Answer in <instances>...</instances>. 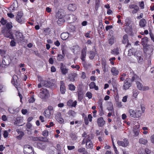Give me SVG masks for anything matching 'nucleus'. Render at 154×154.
<instances>
[{
	"instance_id": "1",
	"label": "nucleus",
	"mask_w": 154,
	"mask_h": 154,
	"mask_svg": "<svg viewBox=\"0 0 154 154\" xmlns=\"http://www.w3.org/2000/svg\"><path fill=\"white\" fill-rule=\"evenodd\" d=\"M148 38L146 37L143 38L141 39V44L143 45V51L146 55V57H150L151 53L152 52V50L149 45L147 44Z\"/></svg>"
},
{
	"instance_id": "2",
	"label": "nucleus",
	"mask_w": 154,
	"mask_h": 154,
	"mask_svg": "<svg viewBox=\"0 0 154 154\" xmlns=\"http://www.w3.org/2000/svg\"><path fill=\"white\" fill-rule=\"evenodd\" d=\"M39 96L43 100L46 99L50 96L49 91L46 88H42L40 90Z\"/></svg>"
},
{
	"instance_id": "3",
	"label": "nucleus",
	"mask_w": 154,
	"mask_h": 154,
	"mask_svg": "<svg viewBox=\"0 0 154 154\" xmlns=\"http://www.w3.org/2000/svg\"><path fill=\"white\" fill-rule=\"evenodd\" d=\"M14 33L15 35L16 40L18 43L23 41L24 37L22 32L20 31L15 30Z\"/></svg>"
},
{
	"instance_id": "4",
	"label": "nucleus",
	"mask_w": 154,
	"mask_h": 154,
	"mask_svg": "<svg viewBox=\"0 0 154 154\" xmlns=\"http://www.w3.org/2000/svg\"><path fill=\"white\" fill-rule=\"evenodd\" d=\"M129 112L130 116L134 118H139L142 115L140 110L134 111L132 109L129 110Z\"/></svg>"
},
{
	"instance_id": "5",
	"label": "nucleus",
	"mask_w": 154,
	"mask_h": 154,
	"mask_svg": "<svg viewBox=\"0 0 154 154\" xmlns=\"http://www.w3.org/2000/svg\"><path fill=\"white\" fill-rule=\"evenodd\" d=\"M132 85V83L130 81V78H126L125 81L122 88L125 90L128 89Z\"/></svg>"
},
{
	"instance_id": "6",
	"label": "nucleus",
	"mask_w": 154,
	"mask_h": 154,
	"mask_svg": "<svg viewBox=\"0 0 154 154\" xmlns=\"http://www.w3.org/2000/svg\"><path fill=\"white\" fill-rule=\"evenodd\" d=\"M128 76L130 78V81L132 83L136 82L139 78L138 76L133 71L130 72Z\"/></svg>"
},
{
	"instance_id": "7",
	"label": "nucleus",
	"mask_w": 154,
	"mask_h": 154,
	"mask_svg": "<svg viewBox=\"0 0 154 154\" xmlns=\"http://www.w3.org/2000/svg\"><path fill=\"white\" fill-rule=\"evenodd\" d=\"M117 143L119 146H121L123 147H126L128 146L129 142L127 138H124L123 139V141L118 140Z\"/></svg>"
},
{
	"instance_id": "8",
	"label": "nucleus",
	"mask_w": 154,
	"mask_h": 154,
	"mask_svg": "<svg viewBox=\"0 0 154 154\" xmlns=\"http://www.w3.org/2000/svg\"><path fill=\"white\" fill-rule=\"evenodd\" d=\"M23 14L22 11H20L17 13V15L16 17V20L19 23L22 24L23 21L22 20V17Z\"/></svg>"
},
{
	"instance_id": "9",
	"label": "nucleus",
	"mask_w": 154,
	"mask_h": 154,
	"mask_svg": "<svg viewBox=\"0 0 154 154\" xmlns=\"http://www.w3.org/2000/svg\"><path fill=\"white\" fill-rule=\"evenodd\" d=\"M44 115L47 119H51L53 114V112H51L49 109H46L44 113Z\"/></svg>"
},
{
	"instance_id": "10",
	"label": "nucleus",
	"mask_w": 154,
	"mask_h": 154,
	"mask_svg": "<svg viewBox=\"0 0 154 154\" xmlns=\"http://www.w3.org/2000/svg\"><path fill=\"white\" fill-rule=\"evenodd\" d=\"M137 88L140 90L146 91L149 89L148 86H143L142 84L139 82H136Z\"/></svg>"
},
{
	"instance_id": "11",
	"label": "nucleus",
	"mask_w": 154,
	"mask_h": 154,
	"mask_svg": "<svg viewBox=\"0 0 154 154\" xmlns=\"http://www.w3.org/2000/svg\"><path fill=\"white\" fill-rule=\"evenodd\" d=\"M60 69L62 74L65 75L68 72V69L66 68V66L64 65L63 63H60Z\"/></svg>"
},
{
	"instance_id": "12",
	"label": "nucleus",
	"mask_w": 154,
	"mask_h": 154,
	"mask_svg": "<svg viewBox=\"0 0 154 154\" xmlns=\"http://www.w3.org/2000/svg\"><path fill=\"white\" fill-rule=\"evenodd\" d=\"M11 82L16 87L18 86L20 84L18 81V77L16 75H14L13 76Z\"/></svg>"
},
{
	"instance_id": "13",
	"label": "nucleus",
	"mask_w": 154,
	"mask_h": 154,
	"mask_svg": "<svg viewBox=\"0 0 154 154\" xmlns=\"http://www.w3.org/2000/svg\"><path fill=\"white\" fill-rule=\"evenodd\" d=\"M66 87L65 84L63 81H61L60 82V91L61 93L62 94H65L66 91Z\"/></svg>"
},
{
	"instance_id": "14",
	"label": "nucleus",
	"mask_w": 154,
	"mask_h": 154,
	"mask_svg": "<svg viewBox=\"0 0 154 154\" xmlns=\"http://www.w3.org/2000/svg\"><path fill=\"white\" fill-rule=\"evenodd\" d=\"M97 122L99 127H103L106 123L105 121L104 120L103 118L102 117L98 118L97 120Z\"/></svg>"
},
{
	"instance_id": "15",
	"label": "nucleus",
	"mask_w": 154,
	"mask_h": 154,
	"mask_svg": "<svg viewBox=\"0 0 154 154\" xmlns=\"http://www.w3.org/2000/svg\"><path fill=\"white\" fill-rule=\"evenodd\" d=\"M46 146V144L44 141L38 142L37 143V147L42 150L45 149Z\"/></svg>"
},
{
	"instance_id": "16",
	"label": "nucleus",
	"mask_w": 154,
	"mask_h": 154,
	"mask_svg": "<svg viewBox=\"0 0 154 154\" xmlns=\"http://www.w3.org/2000/svg\"><path fill=\"white\" fill-rule=\"evenodd\" d=\"M77 74L75 72H72L69 74L68 79L70 81L73 82L75 81V78L77 76Z\"/></svg>"
},
{
	"instance_id": "17",
	"label": "nucleus",
	"mask_w": 154,
	"mask_h": 154,
	"mask_svg": "<svg viewBox=\"0 0 154 154\" xmlns=\"http://www.w3.org/2000/svg\"><path fill=\"white\" fill-rule=\"evenodd\" d=\"M5 36L6 37L14 40V37L12 34V32L11 30H8L5 34Z\"/></svg>"
},
{
	"instance_id": "18",
	"label": "nucleus",
	"mask_w": 154,
	"mask_h": 154,
	"mask_svg": "<svg viewBox=\"0 0 154 154\" xmlns=\"http://www.w3.org/2000/svg\"><path fill=\"white\" fill-rule=\"evenodd\" d=\"M77 102L75 100L73 102L72 100H69L67 102V105L69 106L75 107L77 105Z\"/></svg>"
},
{
	"instance_id": "19",
	"label": "nucleus",
	"mask_w": 154,
	"mask_h": 154,
	"mask_svg": "<svg viewBox=\"0 0 154 154\" xmlns=\"http://www.w3.org/2000/svg\"><path fill=\"white\" fill-rule=\"evenodd\" d=\"M111 72L113 76H116L119 73V70L115 67H112L111 68Z\"/></svg>"
},
{
	"instance_id": "20",
	"label": "nucleus",
	"mask_w": 154,
	"mask_h": 154,
	"mask_svg": "<svg viewBox=\"0 0 154 154\" xmlns=\"http://www.w3.org/2000/svg\"><path fill=\"white\" fill-rule=\"evenodd\" d=\"M89 86L90 89H94V90L97 91L98 90V86L96 85L95 83L94 82H91L89 84Z\"/></svg>"
},
{
	"instance_id": "21",
	"label": "nucleus",
	"mask_w": 154,
	"mask_h": 154,
	"mask_svg": "<svg viewBox=\"0 0 154 154\" xmlns=\"http://www.w3.org/2000/svg\"><path fill=\"white\" fill-rule=\"evenodd\" d=\"M76 8V5L75 4H70L68 5V9L69 11H75Z\"/></svg>"
},
{
	"instance_id": "22",
	"label": "nucleus",
	"mask_w": 154,
	"mask_h": 154,
	"mask_svg": "<svg viewBox=\"0 0 154 154\" xmlns=\"http://www.w3.org/2000/svg\"><path fill=\"white\" fill-rule=\"evenodd\" d=\"M146 22L145 19H142L139 21V26L141 27H145L146 25Z\"/></svg>"
},
{
	"instance_id": "23",
	"label": "nucleus",
	"mask_w": 154,
	"mask_h": 154,
	"mask_svg": "<svg viewBox=\"0 0 154 154\" xmlns=\"http://www.w3.org/2000/svg\"><path fill=\"white\" fill-rule=\"evenodd\" d=\"M68 115L72 118H74L75 116L76 113L72 110H70L67 112Z\"/></svg>"
},
{
	"instance_id": "24",
	"label": "nucleus",
	"mask_w": 154,
	"mask_h": 154,
	"mask_svg": "<svg viewBox=\"0 0 154 154\" xmlns=\"http://www.w3.org/2000/svg\"><path fill=\"white\" fill-rule=\"evenodd\" d=\"M60 36L63 40H65L69 38V35L68 32H63L61 34Z\"/></svg>"
},
{
	"instance_id": "25",
	"label": "nucleus",
	"mask_w": 154,
	"mask_h": 154,
	"mask_svg": "<svg viewBox=\"0 0 154 154\" xmlns=\"http://www.w3.org/2000/svg\"><path fill=\"white\" fill-rule=\"evenodd\" d=\"M107 109L110 112H111L113 113V114L114 115V111L113 108V104L112 103H110L108 106L107 107Z\"/></svg>"
},
{
	"instance_id": "26",
	"label": "nucleus",
	"mask_w": 154,
	"mask_h": 154,
	"mask_svg": "<svg viewBox=\"0 0 154 154\" xmlns=\"http://www.w3.org/2000/svg\"><path fill=\"white\" fill-rule=\"evenodd\" d=\"M87 50V48L86 47L82 49L81 52V58H85L86 56Z\"/></svg>"
},
{
	"instance_id": "27",
	"label": "nucleus",
	"mask_w": 154,
	"mask_h": 154,
	"mask_svg": "<svg viewBox=\"0 0 154 154\" xmlns=\"http://www.w3.org/2000/svg\"><path fill=\"white\" fill-rule=\"evenodd\" d=\"M139 142L140 144L146 145L148 142V141L146 139L143 138H140L139 139Z\"/></svg>"
},
{
	"instance_id": "28",
	"label": "nucleus",
	"mask_w": 154,
	"mask_h": 154,
	"mask_svg": "<svg viewBox=\"0 0 154 154\" xmlns=\"http://www.w3.org/2000/svg\"><path fill=\"white\" fill-rule=\"evenodd\" d=\"M103 100L102 99H99L97 102L98 108H103Z\"/></svg>"
},
{
	"instance_id": "29",
	"label": "nucleus",
	"mask_w": 154,
	"mask_h": 154,
	"mask_svg": "<svg viewBox=\"0 0 154 154\" xmlns=\"http://www.w3.org/2000/svg\"><path fill=\"white\" fill-rule=\"evenodd\" d=\"M111 53L114 55H118L119 54V48H116L114 49L113 50H112Z\"/></svg>"
},
{
	"instance_id": "30",
	"label": "nucleus",
	"mask_w": 154,
	"mask_h": 154,
	"mask_svg": "<svg viewBox=\"0 0 154 154\" xmlns=\"http://www.w3.org/2000/svg\"><path fill=\"white\" fill-rule=\"evenodd\" d=\"M3 59L2 60V66L3 67V65H4L5 66H7L9 64V62L8 63L6 62V61L7 60H8V59H10V60H11V58H3Z\"/></svg>"
},
{
	"instance_id": "31",
	"label": "nucleus",
	"mask_w": 154,
	"mask_h": 154,
	"mask_svg": "<svg viewBox=\"0 0 154 154\" xmlns=\"http://www.w3.org/2000/svg\"><path fill=\"white\" fill-rule=\"evenodd\" d=\"M85 138V140L88 143L90 141H92L91 140L93 138L92 135L91 134H89L87 135V137Z\"/></svg>"
},
{
	"instance_id": "32",
	"label": "nucleus",
	"mask_w": 154,
	"mask_h": 154,
	"mask_svg": "<svg viewBox=\"0 0 154 154\" xmlns=\"http://www.w3.org/2000/svg\"><path fill=\"white\" fill-rule=\"evenodd\" d=\"M128 41V36L127 34L124 35L123 37L122 42L123 44H125Z\"/></svg>"
},
{
	"instance_id": "33",
	"label": "nucleus",
	"mask_w": 154,
	"mask_h": 154,
	"mask_svg": "<svg viewBox=\"0 0 154 154\" xmlns=\"http://www.w3.org/2000/svg\"><path fill=\"white\" fill-rule=\"evenodd\" d=\"M70 136L72 140H76L77 138V137L74 133H71L70 134Z\"/></svg>"
},
{
	"instance_id": "34",
	"label": "nucleus",
	"mask_w": 154,
	"mask_h": 154,
	"mask_svg": "<svg viewBox=\"0 0 154 154\" xmlns=\"http://www.w3.org/2000/svg\"><path fill=\"white\" fill-rule=\"evenodd\" d=\"M86 148L92 149L93 146L92 141H90L89 142L86 143Z\"/></svg>"
},
{
	"instance_id": "35",
	"label": "nucleus",
	"mask_w": 154,
	"mask_h": 154,
	"mask_svg": "<svg viewBox=\"0 0 154 154\" xmlns=\"http://www.w3.org/2000/svg\"><path fill=\"white\" fill-rule=\"evenodd\" d=\"M68 88L71 91H74L75 89V87L74 85L71 84L68 85Z\"/></svg>"
},
{
	"instance_id": "36",
	"label": "nucleus",
	"mask_w": 154,
	"mask_h": 154,
	"mask_svg": "<svg viewBox=\"0 0 154 154\" xmlns=\"http://www.w3.org/2000/svg\"><path fill=\"white\" fill-rule=\"evenodd\" d=\"M134 136L135 137L139 135L140 132L139 128H137L134 129Z\"/></svg>"
},
{
	"instance_id": "37",
	"label": "nucleus",
	"mask_w": 154,
	"mask_h": 154,
	"mask_svg": "<svg viewBox=\"0 0 154 154\" xmlns=\"http://www.w3.org/2000/svg\"><path fill=\"white\" fill-rule=\"evenodd\" d=\"M64 21L65 20L63 18L60 16L59 17V18L57 21V23L58 24H61L64 23Z\"/></svg>"
},
{
	"instance_id": "38",
	"label": "nucleus",
	"mask_w": 154,
	"mask_h": 154,
	"mask_svg": "<svg viewBox=\"0 0 154 154\" xmlns=\"http://www.w3.org/2000/svg\"><path fill=\"white\" fill-rule=\"evenodd\" d=\"M46 82H47L46 81H41L40 82V84H39L38 85V88H41L42 87V85L45 86V83H46Z\"/></svg>"
},
{
	"instance_id": "39",
	"label": "nucleus",
	"mask_w": 154,
	"mask_h": 154,
	"mask_svg": "<svg viewBox=\"0 0 154 154\" xmlns=\"http://www.w3.org/2000/svg\"><path fill=\"white\" fill-rule=\"evenodd\" d=\"M6 51L4 49H0V54L2 57H5Z\"/></svg>"
},
{
	"instance_id": "40",
	"label": "nucleus",
	"mask_w": 154,
	"mask_h": 154,
	"mask_svg": "<svg viewBox=\"0 0 154 154\" xmlns=\"http://www.w3.org/2000/svg\"><path fill=\"white\" fill-rule=\"evenodd\" d=\"M6 27L8 29V30H10L12 27V23L11 22L8 23L6 24Z\"/></svg>"
},
{
	"instance_id": "41",
	"label": "nucleus",
	"mask_w": 154,
	"mask_h": 154,
	"mask_svg": "<svg viewBox=\"0 0 154 154\" xmlns=\"http://www.w3.org/2000/svg\"><path fill=\"white\" fill-rule=\"evenodd\" d=\"M20 134L17 137V138L19 140H21L23 136L24 135V133L22 131L20 132Z\"/></svg>"
},
{
	"instance_id": "42",
	"label": "nucleus",
	"mask_w": 154,
	"mask_h": 154,
	"mask_svg": "<svg viewBox=\"0 0 154 154\" xmlns=\"http://www.w3.org/2000/svg\"><path fill=\"white\" fill-rule=\"evenodd\" d=\"M109 43L111 45H112L114 42V38L113 37H112L108 41Z\"/></svg>"
},
{
	"instance_id": "43",
	"label": "nucleus",
	"mask_w": 154,
	"mask_h": 154,
	"mask_svg": "<svg viewBox=\"0 0 154 154\" xmlns=\"http://www.w3.org/2000/svg\"><path fill=\"white\" fill-rule=\"evenodd\" d=\"M61 117V114L60 112H57L55 116V118L56 120L58 119Z\"/></svg>"
},
{
	"instance_id": "44",
	"label": "nucleus",
	"mask_w": 154,
	"mask_h": 154,
	"mask_svg": "<svg viewBox=\"0 0 154 154\" xmlns=\"http://www.w3.org/2000/svg\"><path fill=\"white\" fill-rule=\"evenodd\" d=\"M99 0H96L95 1V9L97 10L98 7L99 6Z\"/></svg>"
},
{
	"instance_id": "45",
	"label": "nucleus",
	"mask_w": 154,
	"mask_h": 154,
	"mask_svg": "<svg viewBox=\"0 0 154 154\" xmlns=\"http://www.w3.org/2000/svg\"><path fill=\"white\" fill-rule=\"evenodd\" d=\"M139 94V91L138 90H136L133 91V96L134 98H136L137 96V95Z\"/></svg>"
},
{
	"instance_id": "46",
	"label": "nucleus",
	"mask_w": 154,
	"mask_h": 154,
	"mask_svg": "<svg viewBox=\"0 0 154 154\" xmlns=\"http://www.w3.org/2000/svg\"><path fill=\"white\" fill-rule=\"evenodd\" d=\"M99 115L100 116H102L104 114V111L103 110V108H99Z\"/></svg>"
},
{
	"instance_id": "47",
	"label": "nucleus",
	"mask_w": 154,
	"mask_h": 154,
	"mask_svg": "<svg viewBox=\"0 0 154 154\" xmlns=\"http://www.w3.org/2000/svg\"><path fill=\"white\" fill-rule=\"evenodd\" d=\"M86 96L89 99H91L92 97V93L89 92H88L86 94Z\"/></svg>"
},
{
	"instance_id": "48",
	"label": "nucleus",
	"mask_w": 154,
	"mask_h": 154,
	"mask_svg": "<svg viewBox=\"0 0 154 154\" xmlns=\"http://www.w3.org/2000/svg\"><path fill=\"white\" fill-rule=\"evenodd\" d=\"M57 149L55 148L54 150L50 151L49 152V154H57Z\"/></svg>"
},
{
	"instance_id": "49",
	"label": "nucleus",
	"mask_w": 154,
	"mask_h": 154,
	"mask_svg": "<svg viewBox=\"0 0 154 154\" xmlns=\"http://www.w3.org/2000/svg\"><path fill=\"white\" fill-rule=\"evenodd\" d=\"M95 54L94 51H90L89 58H94L95 57Z\"/></svg>"
},
{
	"instance_id": "50",
	"label": "nucleus",
	"mask_w": 154,
	"mask_h": 154,
	"mask_svg": "<svg viewBox=\"0 0 154 154\" xmlns=\"http://www.w3.org/2000/svg\"><path fill=\"white\" fill-rule=\"evenodd\" d=\"M102 69L103 71L105 72H106V63L105 62L102 63Z\"/></svg>"
},
{
	"instance_id": "51",
	"label": "nucleus",
	"mask_w": 154,
	"mask_h": 154,
	"mask_svg": "<svg viewBox=\"0 0 154 154\" xmlns=\"http://www.w3.org/2000/svg\"><path fill=\"white\" fill-rule=\"evenodd\" d=\"M62 53H63V55H59V54H58V57H60V56H61L62 57H65V54H66V51L65 50H64V49H62Z\"/></svg>"
},
{
	"instance_id": "52",
	"label": "nucleus",
	"mask_w": 154,
	"mask_h": 154,
	"mask_svg": "<svg viewBox=\"0 0 154 154\" xmlns=\"http://www.w3.org/2000/svg\"><path fill=\"white\" fill-rule=\"evenodd\" d=\"M35 99L33 97V96H31L29 100V103H32L35 101Z\"/></svg>"
},
{
	"instance_id": "53",
	"label": "nucleus",
	"mask_w": 154,
	"mask_h": 154,
	"mask_svg": "<svg viewBox=\"0 0 154 154\" xmlns=\"http://www.w3.org/2000/svg\"><path fill=\"white\" fill-rule=\"evenodd\" d=\"M78 95V100L79 101H81L83 98V94Z\"/></svg>"
},
{
	"instance_id": "54",
	"label": "nucleus",
	"mask_w": 154,
	"mask_h": 154,
	"mask_svg": "<svg viewBox=\"0 0 154 154\" xmlns=\"http://www.w3.org/2000/svg\"><path fill=\"white\" fill-rule=\"evenodd\" d=\"M60 123L62 124L64 122V119L62 118V117L56 120Z\"/></svg>"
},
{
	"instance_id": "55",
	"label": "nucleus",
	"mask_w": 154,
	"mask_h": 154,
	"mask_svg": "<svg viewBox=\"0 0 154 154\" xmlns=\"http://www.w3.org/2000/svg\"><path fill=\"white\" fill-rule=\"evenodd\" d=\"M71 67L72 68H74V69L76 68L77 70H79L80 68V66L79 65H76L75 66L74 65H72L71 66Z\"/></svg>"
},
{
	"instance_id": "56",
	"label": "nucleus",
	"mask_w": 154,
	"mask_h": 154,
	"mask_svg": "<svg viewBox=\"0 0 154 154\" xmlns=\"http://www.w3.org/2000/svg\"><path fill=\"white\" fill-rule=\"evenodd\" d=\"M22 118L20 117H17L16 118V120L17 122V123H19L20 122H21L22 121Z\"/></svg>"
},
{
	"instance_id": "57",
	"label": "nucleus",
	"mask_w": 154,
	"mask_h": 154,
	"mask_svg": "<svg viewBox=\"0 0 154 154\" xmlns=\"http://www.w3.org/2000/svg\"><path fill=\"white\" fill-rule=\"evenodd\" d=\"M48 131H44L42 132V135L44 137H47L48 135Z\"/></svg>"
},
{
	"instance_id": "58",
	"label": "nucleus",
	"mask_w": 154,
	"mask_h": 154,
	"mask_svg": "<svg viewBox=\"0 0 154 154\" xmlns=\"http://www.w3.org/2000/svg\"><path fill=\"white\" fill-rule=\"evenodd\" d=\"M2 25H4L6 23L7 21L5 20L4 18H2L0 21Z\"/></svg>"
},
{
	"instance_id": "59",
	"label": "nucleus",
	"mask_w": 154,
	"mask_h": 154,
	"mask_svg": "<svg viewBox=\"0 0 154 154\" xmlns=\"http://www.w3.org/2000/svg\"><path fill=\"white\" fill-rule=\"evenodd\" d=\"M67 149L68 150H71L75 149V146H67Z\"/></svg>"
},
{
	"instance_id": "60",
	"label": "nucleus",
	"mask_w": 154,
	"mask_h": 154,
	"mask_svg": "<svg viewBox=\"0 0 154 154\" xmlns=\"http://www.w3.org/2000/svg\"><path fill=\"white\" fill-rule=\"evenodd\" d=\"M85 150V148L81 147L78 149V151L79 152H83Z\"/></svg>"
},
{
	"instance_id": "61",
	"label": "nucleus",
	"mask_w": 154,
	"mask_h": 154,
	"mask_svg": "<svg viewBox=\"0 0 154 154\" xmlns=\"http://www.w3.org/2000/svg\"><path fill=\"white\" fill-rule=\"evenodd\" d=\"M77 93L78 94V95L83 94L81 88H79V89H78L77 91Z\"/></svg>"
},
{
	"instance_id": "62",
	"label": "nucleus",
	"mask_w": 154,
	"mask_h": 154,
	"mask_svg": "<svg viewBox=\"0 0 154 154\" xmlns=\"http://www.w3.org/2000/svg\"><path fill=\"white\" fill-rule=\"evenodd\" d=\"M3 136L5 138H7L8 136V131L5 130L4 131V133L3 134Z\"/></svg>"
},
{
	"instance_id": "63",
	"label": "nucleus",
	"mask_w": 154,
	"mask_h": 154,
	"mask_svg": "<svg viewBox=\"0 0 154 154\" xmlns=\"http://www.w3.org/2000/svg\"><path fill=\"white\" fill-rule=\"evenodd\" d=\"M84 119L85 124L86 125H88L89 124V121L88 117H87L86 118H84Z\"/></svg>"
},
{
	"instance_id": "64",
	"label": "nucleus",
	"mask_w": 154,
	"mask_h": 154,
	"mask_svg": "<svg viewBox=\"0 0 154 154\" xmlns=\"http://www.w3.org/2000/svg\"><path fill=\"white\" fill-rule=\"evenodd\" d=\"M10 45L12 47L16 45V42L14 40H12L10 42Z\"/></svg>"
}]
</instances>
